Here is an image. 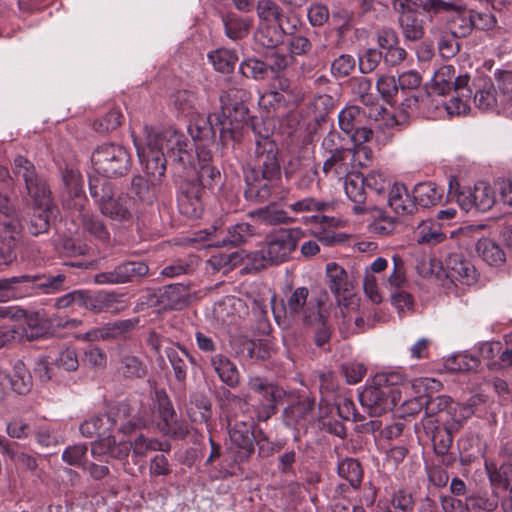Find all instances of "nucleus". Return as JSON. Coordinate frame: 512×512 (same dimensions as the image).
<instances>
[{
    "label": "nucleus",
    "instance_id": "nucleus-22",
    "mask_svg": "<svg viewBox=\"0 0 512 512\" xmlns=\"http://www.w3.org/2000/svg\"><path fill=\"white\" fill-rule=\"evenodd\" d=\"M202 193L200 185L195 182H186L177 198L180 213L189 218L200 217L204 210Z\"/></svg>",
    "mask_w": 512,
    "mask_h": 512
},
{
    "label": "nucleus",
    "instance_id": "nucleus-4",
    "mask_svg": "<svg viewBox=\"0 0 512 512\" xmlns=\"http://www.w3.org/2000/svg\"><path fill=\"white\" fill-rule=\"evenodd\" d=\"M322 302L309 298V290L306 287H298L286 296L281 308L272 307L274 319L282 328H288L291 324L301 319L304 324H311L321 319Z\"/></svg>",
    "mask_w": 512,
    "mask_h": 512
},
{
    "label": "nucleus",
    "instance_id": "nucleus-8",
    "mask_svg": "<svg viewBox=\"0 0 512 512\" xmlns=\"http://www.w3.org/2000/svg\"><path fill=\"white\" fill-rule=\"evenodd\" d=\"M448 195L455 198L461 209L466 212L472 210L476 212H487L495 203V193L493 188L486 182L480 181L474 188L460 189L456 179L449 182Z\"/></svg>",
    "mask_w": 512,
    "mask_h": 512
},
{
    "label": "nucleus",
    "instance_id": "nucleus-34",
    "mask_svg": "<svg viewBox=\"0 0 512 512\" xmlns=\"http://www.w3.org/2000/svg\"><path fill=\"white\" fill-rule=\"evenodd\" d=\"M173 108L183 116H194L203 110V99L192 90H177L170 96Z\"/></svg>",
    "mask_w": 512,
    "mask_h": 512
},
{
    "label": "nucleus",
    "instance_id": "nucleus-55",
    "mask_svg": "<svg viewBox=\"0 0 512 512\" xmlns=\"http://www.w3.org/2000/svg\"><path fill=\"white\" fill-rule=\"evenodd\" d=\"M208 59L213 67L222 73L231 72L238 61L236 53L233 50L225 48H220L210 52L208 54Z\"/></svg>",
    "mask_w": 512,
    "mask_h": 512
},
{
    "label": "nucleus",
    "instance_id": "nucleus-40",
    "mask_svg": "<svg viewBox=\"0 0 512 512\" xmlns=\"http://www.w3.org/2000/svg\"><path fill=\"white\" fill-rule=\"evenodd\" d=\"M473 414L474 409L472 405L452 400L448 410L445 411V417H443L441 424L446 425L450 431L458 432Z\"/></svg>",
    "mask_w": 512,
    "mask_h": 512
},
{
    "label": "nucleus",
    "instance_id": "nucleus-18",
    "mask_svg": "<svg viewBox=\"0 0 512 512\" xmlns=\"http://www.w3.org/2000/svg\"><path fill=\"white\" fill-rule=\"evenodd\" d=\"M134 144L137 149L138 157L144 165L147 175L152 179V183H159L166 171V164L170 161L165 152L157 147L150 145V139H146V147L140 148L136 140Z\"/></svg>",
    "mask_w": 512,
    "mask_h": 512
},
{
    "label": "nucleus",
    "instance_id": "nucleus-45",
    "mask_svg": "<svg viewBox=\"0 0 512 512\" xmlns=\"http://www.w3.org/2000/svg\"><path fill=\"white\" fill-rule=\"evenodd\" d=\"M26 281L24 274L0 278V302L26 297Z\"/></svg>",
    "mask_w": 512,
    "mask_h": 512
},
{
    "label": "nucleus",
    "instance_id": "nucleus-24",
    "mask_svg": "<svg viewBox=\"0 0 512 512\" xmlns=\"http://www.w3.org/2000/svg\"><path fill=\"white\" fill-rule=\"evenodd\" d=\"M27 278L25 282L27 296L33 294H53L64 289L66 275L59 273L57 275L46 274H24Z\"/></svg>",
    "mask_w": 512,
    "mask_h": 512
},
{
    "label": "nucleus",
    "instance_id": "nucleus-63",
    "mask_svg": "<svg viewBox=\"0 0 512 512\" xmlns=\"http://www.w3.org/2000/svg\"><path fill=\"white\" fill-rule=\"evenodd\" d=\"M239 70L247 78L262 80L268 74V65L261 60L249 58L240 64Z\"/></svg>",
    "mask_w": 512,
    "mask_h": 512
},
{
    "label": "nucleus",
    "instance_id": "nucleus-52",
    "mask_svg": "<svg viewBox=\"0 0 512 512\" xmlns=\"http://www.w3.org/2000/svg\"><path fill=\"white\" fill-rule=\"evenodd\" d=\"M364 113L355 105L346 106L338 115V124L345 134L352 133L357 126L362 125Z\"/></svg>",
    "mask_w": 512,
    "mask_h": 512
},
{
    "label": "nucleus",
    "instance_id": "nucleus-56",
    "mask_svg": "<svg viewBox=\"0 0 512 512\" xmlns=\"http://www.w3.org/2000/svg\"><path fill=\"white\" fill-rule=\"evenodd\" d=\"M119 298L115 293L101 292L85 301L88 309L94 312H116Z\"/></svg>",
    "mask_w": 512,
    "mask_h": 512
},
{
    "label": "nucleus",
    "instance_id": "nucleus-5",
    "mask_svg": "<svg viewBox=\"0 0 512 512\" xmlns=\"http://www.w3.org/2000/svg\"><path fill=\"white\" fill-rule=\"evenodd\" d=\"M248 92L242 88L231 87L220 95L221 113L223 119L220 129V140L226 145L230 140L240 136V129L249 119V109L245 104Z\"/></svg>",
    "mask_w": 512,
    "mask_h": 512
},
{
    "label": "nucleus",
    "instance_id": "nucleus-2",
    "mask_svg": "<svg viewBox=\"0 0 512 512\" xmlns=\"http://www.w3.org/2000/svg\"><path fill=\"white\" fill-rule=\"evenodd\" d=\"M404 382L405 376L400 372L377 373L359 395L362 407L375 417L391 411L401 399L400 386Z\"/></svg>",
    "mask_w": 512,
    "mask_h": 512
},
{
    "label": "nucleus",
    "instance_id": "nucleus-47",
    "mask_svg": "<svg viewBox=\"0 0 512 512\" xmlns=\"http://www.w3.org/2000/svg\"><path fill=\"white\" fill-rule=\"evenodd\" d=\"M152 179H145L141 175H135L131 179L130 190L134 194V199L145 204H151L156 198L155 185Z\"/></svg>",
    "mask_w": 512,
    "mask_h": 512
},
{
    "label": "nucleus",
    "instance_id": "nucleus-19",
    "mask_svg": "<svg viewBox=\"0 0 512 512\" xmlns=\"http://www.w3.org/2000/svg\"><path fill=\"white\" fill-rule=\"evenodd\" d=\"M117 375L128 381L144 379L149 372L148 364L138 355L121 349L115 359Z\"/></svg>",
    "mask_w": 512,
    "mask_h": 512
},
{
    "label": "nucleus",
    "instance_id": "nucleus-9",
    "mask_svg": "<svg viewBox=\"0 0 512 512\" xmlns=\"http://www.w3.org/2000/svg\"><path fill=\"white\" fill-rule=\"evenodd\" d=\"M303 237L300 228L280 229L266 237L265 247L260 251L261 258L270 265L287 261Z\"/></svg>",
    "mask_w": 512,
    "mask_h": 512
},
{
    "label": "nucleus",
    "instance_id": "nucleus-64",
    "mask_svg": "<svg viewBox=\"0 0 512 512\" xmlns=\"http://www.w3.org/2000/svg\"><path fill=\"white\" fill-rule=\"evenodd\" d=\"M498 93L506 104L510 107L512 104V71L503 70L495 72Z\"/></svg>",
    "mask_w": 512,
    "mask_h": 512
},
{
    "label": "nucleus",
    "instance_id": "nucleus-51",
    "mask_svg": "<svg viewBox=\"0 0 512 512\" xmlns=\"http://www.w3.org/2000/svg\"><path fill=\"white\" fill-rule=\"evenodd\" d=\"M451 402L452 398L446 395H438L435 397L425 395V419H433L434 416H437L434 422L441 423L443 417H445V411L448 410Z\"/></svg>",
    "mask_w": 512,
    "mask_h": 512
},
{
    "label": "nucleus",
    "instance_id": "nucleus-43",
    "mask_svg": "<svg viewBox=\"0 0 512 512\" xmlns=\"http://www.w3.org/2000/svg\"><path fill=\"white\" fill-rule=\"evenodd\" d=\"M464 74L456 76L455 67L453 65H443L433 75V88L436 93L445 95L456 89V82L463 77Z\"/></svg>",
    "mask_w": 512,
    "mask_h": 512
},
{
    "label": "nucleus",
    "instance_id": "nucleus-35",
    "mask_svg": "<svg viewBox=\"0 0 512 512\" xmlns=\"http://www.w3.org/2000/svg\"><path fill=\"white\" fill-rule=\"evenodd\" d=\"M50 195H46L44 203L33 201V212L26 222L29 233L33 236L47 233L50 228Z\"/></svg>",
    "mask_w": 512,
    "mask_h": 512
},
{
    "label": "nucleus",
    "instance_id": "nucleus-48",
    "mask_svg": "<svg viewBox=\"0 0 512 512\" xmlns=\"http://www.w3.org/2000/svg\"><path fill=\"white\" fill-rule=\"evenodd\" d=\"M284 30L280 23H265L256 33L257 42L265 48H274L284 40Z\"/></svg>",
    "mask_w": 512,
    "mask_h": 512
},
{
    "label": "nucleus",
    "instance_id": "nucleus-39",
    "mask_svg": "<svg viewBox=\"0 0 512 512\" xmlns=\"http://www.w3.org/2000/svg\"><path fill=\"white\" fill-rule=\"evenodd\" d=\"M404 8V4H401ZM399 25L404 38L408 41H418L424 36L423 20L416 11L403 9L399 16Z\"/></svg>",
    "mask_w": 512,
    "mask_h": 512
},
{
    "label": "nucleus",
    "instance_id": "nucleus-30",
    "mask_svg": "<svg viewBox=\"0 0 512 512\" xmlns=\"http://www.w3.org/2000/svg\"><path fill=\"white\" fill-rule=\"evenodd\" d=\"M422 426L425 434L431 439L433 449L438 455L446 454L453 442L455 431H450L446 425L435 423L434 419H423Z\"/></svg>",
    "mask_w": 512,
    "mask_h": 512
},
{
    "label": "nucleus",
    "instance_id": "nucleus-36",
    "mask_svg": "<svg viewBox=\"0 0 512 512\" xmlns=\"http://www.w3.org/2000/svg\"><path fill=\"white\" fill-rule=\"evenodd\" d=\"M344 179L345 193L347 197L355 203L353 212L357 215L365 213L367 209L365 207L366 185L364 177L358 173H350L345 176Z\"/></svg>",
    "mask_w": 512,
    "mask_h": 512
},
{
    "label": "nucleus",
    "instance_id": "nucleus-37",
    "mask_svg": "<svg viewBox=\"0 0 512 512\" xmlns=\"http://www.w3.org/2000/svg\"><path fill=\"white\" fill-rule=\"evenodd\" d=\"M209 364L219 379L227 386L234 388L239 384L238 368L227 356L215 354L210 357Z\"/></svg>",
    "mask_w": 512,
    "mask_h": 512
},
{
    "label": "nucleus",
    "instance_id": "nucleus-61",
    "mask_svg": "<svg viewBox=\"0 0 512 512\" xmlns=\"http://www.w3.org/2000/svg\"><path fill=\"white\" fill-rule=\"evenodd\" d=\"M393 270L390 273L385 286L392 292L403 289L407 284L404 261L401 257L393 256Z\"/></svg>",
    "mask_w": 512,
    "mask_h": 512
},
{
    "label": "nucleus",
    "instance_id": "nucleus-41",
    "mask_svg": "<svg viewBox=\"0 0 512 512\" xmlns=\"http://www.w3.org/2000/svg\"><path fill=\"white\" fill-rule=\"evenodd\" d=\"M165 353L173 369L175 379L180 383H184L188 373L187 362L194 364L193 356L180 345L177 346V349L172 347L166 348Z\"/></svg>",
    "mask_w": 512,
    "mask_h": 512
},
{
    "label": "nucleus",
    "instance_id": "nucleus-28",
    "mask_svg": "<svg viewBox=\"0 0 512 512\" xmlns=\"http://www.w3.org/2000/svg\"><path fill=\"white\" fill-rule=\"evenodd\" d=\"M445 266L447 276L452 280L459 281L465 285H471L477 280L475 267L461 254H449L445 260Z\"/></svg>",
    "mask_w": 512,
    "mask_h": 512
},
{
    "label": "nucleus",
    "instance_id": "nucleus-58",
    "mask_svg": "<svg viewBox=\"0 0 512 512\" xmlns=\"http://www.w3.org/2000/svg\"><path fill=\"white\" fill-rule=\"evenodd\" d=\"M349 86L352 93L357 96L363 104L372 105L374 103V96L371 93V79L364 76L352 77L349 80Z\"/></svg>",
    "mask_w": 512,
    "mask_h": 512
},
{
    "label": "nucleus",
    "instance_id": "nucleus-42",
    "mask_svg": "<svg viewBox=\"0 0 512 512\" xmlns=\"http://www.w3.org/2000/svg\"><path fill=\"white\" fill-rule=\"evenodd\" d=\"M485 469L492 486L509 490L512 493V462H503L499 466L495 463H485Z\"/></svg>",
    "mask_w": 512,
    "mask_h": 512
},
{
    "label": "nucleus",
    "instance_id": "nucleus-20",
    "mask_svg": "<svg viewBox=\"0 0 512 512\" xmlns=\"http://www.w3.org/2000/svg\"><path fill=\"white\" fill-rule=\"evenodd\" d=\"M456 89L452 90L451 98L444 103V108L450 116L467 115L471 110L473 102V89L470 85V76L464 74L458 80Z\"/></svg>",
    "mask_w": 512,
    "mask_h": 512
},
{
    "label": "nucleus",
    "instance_id": "nucleus-44",
    "mask_svg": "<svg viewBox=\"0 0 512 512\" xmlns=\"http://www.w3.org/2000/svg\"><path fill=\"white\" fill-rule=\"evenodd\" d=\"M443 189L432 182H423L415 185L413 199L416 206L427 208L438 204L442 198Z\"/></svg>",
    "mask_w": 512,
    "mask_h": 512
},
{
    "label": "nucleus",
    "instance_id": "nucleus-13",
    "mask_svg": "<svg viewBox=\"0 0 512 512\" xmlns=\"http://www.w3.org/2000/svg\"><path fill=\"white\" fill-rule=\"evenodd\" d=\"M473 89V103L476 108L487 112H505L507 106L490 78L477 77L470 84Z\"/></svg>",
    "mask_w": 512,
    "mask_h": 512
},
{
    "label": "nucleus",
    "instance_id": "nucleus-50",
    "mask_svg": "<svg viewBox=\"0 0 512 512\" xmlns=\"http://www.w3.org/2000/svg\"><path fill=\"white\" fill-rule=\"evenodd\" d=\"M83 229L100 241L108 242L110 233L104 222L93 213L80 211L79 214Z\"/></svg>",
    "mask_w": 512,
    "mask_h": 512
},
{
    "label": "nucleus",
    "instance_id": "nucleus-6",
    "mask_svg": "<svg viewBox=\"0 0 512 512\" xmlns=\"http://www.w3.org/2000/svg\"><path fill=\"white\" fill-rule=\"evenodd\" d=\"M91 162L95 171L106 178L123 176L132 166L129 150L114 142L104 143L95 148Z\"/></svg>",
    "mask_w": 512,
    "mask_h": 512
},
{
    "label": "nucleus",
    "instance_id": "nucleus-23",
    "mask_svg": "<svg viewBox=\"0 0 512 512\" xmlns=\"http://www.w3.org/2000/svg\"><path fill=\"white\" fill-rule=\"evenodd\" d=\"M133 409L127 403H119L106 415V423L110 432L117 427L123 434H130L136 428L144 426L145 423L139 417L132 414Z\"/></svg>",
    "mask_w": 512,
    "mask_h": 512
},
{
    "label": "nucleus",
    "instance_id": "nucleus-15",
    "mask_svg": "<svg viewBox=\"0 0 512 512\" xmlns=\"http://www.w3.org/2000/svg\"><path fill=\"white\" fill-rule=\"evenodd\" d=\"M222 117L219 113L209 114L207 117L197 116L188 126V132L195 142V151L209 149L215 142L216 128H222Z\"/></svg>",
    "mask_w": 512,
    "mask_h": 512
},
{
    "label": "nucleus",
    "instance_id": "nucleus-62",
    "mask_svg": "<svg viewBox=\"0 0 512 512\" xmlns=\"http://www.w3.org/2000/svg\"><path fill=\"white\" fill-rule=\"evenodd\" d=\"M330 207L329 202L314 197H306L289 205L294 213L324 212L329 210Z\"/></svg>",
    "mask_w": 512,
    "mask_h": 512
},
{
    "label": "nucleus",
    "instance_id": "nucleus-17",
    "mask_svg": "<svg viewBox=\"0 0 512 512\" xmlns=\"http://www.w3.org/2000/svg\"><path fill=\"white\" fill-rule=\"evenodd\" d=\"M131 443L128 441H116L111 435L101 437L91 443V454L99 461L116 459L126 461L131 452Z\"/></svg>",
    "mask_w": 512,
    "mask_h": 512
},
{
    "label": "nucleus",
    "instance_id": "nucleus-14",
    "mask_svg": "<svg viewBox=\"0 0 512 512\" xmlns=\"http://www.w3.org/2000/svg\"><path fill=\"white\" fill-rule=\"evenodd\" d=\"M13 173L22 177L27 193L32 200L43 204L46 195H50V191L45 181L39 178L34 164L24 156L19 155L14 159Z\"/></svg>",
    "mask_w": 512,
    "mask_h": 512
},
{
    "label": "nucleus",
    "instance_id": "nucleus-21",
    "mask_svg": "<svg viewBox=\"0 0 512 512\" xmlns=\"http://www.w3.org/2000/svg\"><path fill=\"white\" fill-rule=\"evenodd\" d=\"M217 227L213 226L212 232H206L207 240L212 241L211 245L215 247L239 246L246 243L256 235L254 226L246 222L236 223L227 229V235L219 238L216 235Z\"/></svg>",
    "mask_w": 512,
    "mask_h": 512
},
{
    "label": "nucleus",
    "instance_id": "nucleus-59",
    "mask_svg": "<svg viewBox=\"0 0 512 512\" xmlns=\"http://www.w3.org/2000/svg\"><path fill=\"white\" fill-rule=\"evenodd\" d=\"M499 505V496L493 492L491 496L486 494H477L469 496L466 499V506L469 510L476 511L482 510L486 512H493Z\"/></svg>",
    "mask_w": 512,
    "mask_h": 512
},
{
    "label": "nucleus",
    "instance_id": "nucleus-31",
    "mask_svg": "<svg viewBox=\"0 0 512 512\" xmlns=\"http://www.w3.org/2000/svg\"><path fill=\"white\" fill-rule=\"evenodd\" d=\"M197 161L198 169L197 175L200 187L212 188L220 182L221 174L219 169L212 164V153L210 149L198 150Z\"/></svg>",
    "mask_w": 512,
    "mask_h": 512
},
{
    "label": "nucleus",
    "instance_id": "nucleus-32",
    "mask_svg": "<svg viewBox=\"0 0 512 512\" xmlns=\"http://www.w3.org/2000/svg\"><path fill=\"white\" fill-rule=\"evenodd\" d=\"M388 206L400 216L412 215L417 206L411 197L406 186L401 183H394L388 192L387 198Z\"/></svg>",
    "mask_w": 512,
    "mask_h": 512
},
{
    "label": "nucleus",
    "instance_id": "nucleus-46",
    "mask_svg": "<svg viewBox=\"0 0 512 512\" xmlns=\"http://www.w3.org/2000/svg\"><path fill=\"white\" fill-rule=\"evenodd\" d=\"M476 250L479 256L491 266H499L506 260V255L502 248L489 238L478 240Z\"/></svg>",
    "mask_w": 512,
    "mask_h": 512
},
{
    "label": "nucleus",
    "instance_id": "nucleus-38",
    "mask_svg": "<svg viewBox=\"0 0 512 512\" xmlns=\"http://www.w3.org/2000/svg\"><path fill=\"white\" fill-rule=\"evenodd\" d=\"M225 35L231 40H240L248 36L253 20L248 16H241L235 12H227L222 16Z\"/></svg>",
    "mask_w": 512,
    "mask_h": 512
},
{
    "label": "nucleus",
    "instance_id": "nucleus-53",
    "mask_svg": "<svg viewBox=\"0 0 512 512\" xmlns=\"http://www.w3.org/2000/svg\"><path fill=\"white\" fill-rule=\"evenodd\" d=\"M337 471L338 475L347 480L354 489L359 488L363 478V470L356 459H344L338 464Z\"/></svg>",
    "mask_w": 512,
    "mask_h": 512
},
{
    "label": "nucleus",
    "instance_id": "nucleus-16",
    "mask_svg": "<svg viewBox=\"0 0 512 512\" xmlns=\"http://www.w3.org/2000/svg\"><path fill=\"white\" fill-rule=\"evenodd\" d=\"M149 271L146 263L142 261H127L117 265L113 270L95 275L97 284H123L136 277L145 276Z\"/></svg>",
    "mask_w": 512,
    "mask_h": 512
},
{
    "label": "nucleus",
    "instance_id": "nucleus-1",
    "mask_svg": "<svg viewBox=\"0 0 512 512\" xmlns=\"http://www.w3.org/2000/svg\"><path fill=\"white\" fill-rule=\"evenodd\" d=\"M261 123L253 122L252 129L255 134V151L253 166L250 175L246 179L252 190H255L261 198L270 195V190L280 177V163L278 160V148L268 131L261 132Z\"/></svg>",
    "mask_w": 512,
    "mask_h": 512
},
{
    "label": "nucleus",
    "instance_id": "nucleus-29",
    "mask_svg": "<svg viewBox=\"0 0 512 512\" xmlns=\"http://www.w3.org/2000/svg\"><path fill=\"white\" fill-rule=\"evenodd\" d=\"M156 304L163 310H179L187 303L188 290L183 284L176 283L159 288L155 293Z\"/></svg>",
    "mask_w": 512,
    "mask_h": 512
},
{
    "label": "nucleus",
    "instance_id": "nucleus-27",
    "mask_svg": "<svg viewBox=\"0 0 512 512\" xmlns=\"http://www.w3.org/2000/svg\"><path fill=\"white\" fill-rule=\"evenodd\" d=\"M323 157L325 160L322 171L326 176L332 175L333 177L341 180L348 174L352 173L354 161L351 147Z\"/></svg>",
    "mask_w": 512,
    "mask_h": 512
},
{
    "label": "nucleus",
    "instance_id": "nucleus-7",
    "mask_svg": "<svg viewBox=\"0 0 512 512\" xmlns=\"http://www.w3.org/2000/svg\"><path fill=\"white\" fill-rule=\"evenodd\" d=\"M146 139H150V145L165 152L170 162L185 168L191 163V154L187 146L188 140L185 135L173 127L156 129L150 126L144 127Z\"/></svg>",
    "mask_w": 512,
    "mask_h": 512
},
{
    "label": "nucleus",
    "instance_id": "nucleus-25",
    "mask_svg": "<svg viewBox=\"0 0 512 512\" xmlns=\"http://www.w3.org/2000/svg\"><path fill=\"white\" fill-rule=\"evenodd\" d=\"M139 323V318H130L109 322L103 327L92 329L85 333L84 338L89 341L109 340L126 337Z\"/></svg>",
    "mask_w": 512,
    "mask_h": 512
},
{
    "label": "nucleus",
    "instance_id": "nucleus-10",
    "mask_svg": "<svg viewBox=\"0 0 512 512\" xmlns=\"http://www.w3.org/2000/svg\"><path fill=\"white\" fill-rule=\"evenodd\" d=\"M315 398L309 395L299 396L297 401L287 406L283 411L284 422L287 426L306 429L316 420L324 419L331 407L328 404L319 403V413L315 412Z\"/></svg>",
    "mask_w": 512,
    "mask_h": 512
},
{
    "label": "nucleus",
    "instance_id": "nucleus-3",
    "mask_svg": "<svg viewBox=\"0 0 512 512\" xmlns=\"http://www.w3.org/2000/svg\"><path fill=\"white\" fill-rule=\"evenodd\" d=\"M89 192L102 215L119 222H130L136 213V200L127 193L116 195L113 183L105 178H90Z\"/></svg>",
    "mask_w": 512,
    "mask_h": 512
},
{
    "label": "nucleus",
    "instance_id": "nucleus-11",
    "mask_svg": "<svg viewBox=\"0 0 512 512\" xmlns=\"http://www.w3.org/2000/svg\"><path fill=\"white\" fill-rule=\"evenodd\" d=\"M248 386L259 397L258 420L266 421L276 413V404L285 396V391L259 376L250 377Z\"/></svg>",
    "mask_w": 512,
    "mask_h": 512
},
{
    "label": "nucleus",
    "instance_id": "nucleus-60",
    "mask_svg": "<svg viewBox=\"0 0 512 512\" xmlns=\"http://www.w3.org/2000/svg\"><path fill=\"white\" fill-rule=\"evenodd\" d=\"M79 430L84 437L98 435L101 438L110 434L108 424L106 423V416H93L85 420L81 423Z\"/></svg>",
    "mask_w": 512,
    "mask_h": 512
},
{
    "label": "nucleus",
    "instance_id": "nucleus-49",
    "mask_svg": "<svg viewBox=\"0 0 512 512\" xmlns=\"http://www.w3.org/2000/svg\"><path fill=\"white\" fill-rule=\"evenodd\" d=\"M131 443V451L133 458L144 457L148 452L151 451H162L168 452L171 449L169 442H162L155 438H148L144 435H140Z\"/></svg>",
    "mask_w": 512,
    "mask_h": 512
},
{
    "label": "nucleus",
    "instance_id": "nucleus-57",
    "mask_svg": "<svg viewBox=\"0 0 512 512\" xmlns=\"http://www.w3.org/2000/svg\"><path fill=\"white\" fill-rule=\"evenodd\" d=\"M11 390L18 394H27L33 385L32 376L24 363L18 361L13 368V374L10 375Z\"/></svg>",
    "mask_w": 512,
    "mask_h": 512
},
{
    "label": "nucleus",
    "instance_id": "nucleus-33",
    "mask_svg": "<svg viewBox=\"0 0 512 512\" xmlns=\"http://www.w3.org/2000/svg\"><path fill=\"white\" fill-rule=\"evenodd\" d=\"M325 273L330 291L336 296L344 298L353 291V284L348 278L346 270L336 262L326 264Z\"/></svg>",
    "mask_w": 512,
    "mask_h": 512
},
{
    "label": "nucleus",
    "instance_id": "nucleus-12",
    "mask_svg": "<svg viewBox=\"0 0 512 512\" xmlns=\"http://www.w3.org/2000/svg\"><path fill=\"white\" fill-rule=\"evenodd\" d=\"M229 451L235 463L247 461L254 453L255 436L252 422L237 421L229 429Z\"/></svg>",
    "mask_w": 512,
    "mask_h": 512
},
{
    "label": "nucleus",
    "instance_id": "nucleus-26",
    "mask_svg": "<svg viewBox=\"0 0 512 512\" xmlns=\"http://www.w3.org/2000/svg\"><path fill=\"white\" fill-rule=\"evenodd\" d=\"M23 229L20 211L11 199L0 193V235H20Z\"/></svg>",
    "mask_w": 512,
    "mask_h": 512
},
{
    "label": "nucleus",
    "instance_id": "nucleus-54",
    "mask_svg": "<svg viewBox=\"0 0 512 512\" xmlns=\"http://www.w3.org/2000/svg\"><path fill=\"white\" fill-rule=\"evenodd\" d=\"M248 215L250 217H257L266 225L289 224L294 221L292 217L288 216L286 211L269 206L251 211Z\"/></svg>",
    "mask_w": 512,
    "mask_h": 512
}]
</instances>
